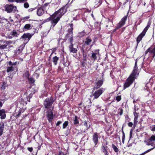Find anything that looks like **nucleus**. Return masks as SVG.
<instances>
[{"instance_id": "nucleus-1", "label": "nucleus", "mask_w": 155, "mask_h": 155, "mask_svg": "<svg viewBox=\"0 0 155 155\" xmlns=\"http://www.w3.org/2000/svg\"><path fill=\"white\" fill-rule=\"evenodd\" d=\"M67 11L65 7L61 8L58 11L55 12L51 17V27L53 28L59 21L61 17Z\"/></svg>"}, {"instance_id": "nucleus-2", "label": "nucleus", "mask_w": 155, "mask_h": 155, "mask_svg": "<svg viewBox=\"0 0 155 155\" xmlns=\"http://www.w3.org/2000/svg\"><path fill=\"white\" fill-rule=\"evenodd\" d=\"M136 76L131 74L130 76L127 79L125 84H124V89L129 87L133 83L134 80L136 79Z\"/></svg>"}, {"instance_id": "nucleus-3", "label": "nucleus", "mask_w": 155, "mask_h": 155, "mask_svg": "<svg viewBox=\"0 0 155 155\" xmlns=\"http://www.w3.org/2000/svg\"><path fill=\"white\" fill-rule=\"evenodd\" d=\"M54 102L53 99L52 98H46L44 101V105L46 108L51 109V108H53V107H51L52 105Z\"/></svg>"}, {"instance_id": "nucleus-4", "label": "nucleus", "mask_w": 155, "mask_h": 155, "mask_svg": "<svg viewBox=\"0 0 155 155\" xmlns=\"http://www.w3.org/2000/svg\"><path fill=\"white\" fill-rule=\"evenodd\" d=\"M5 11L8 13L12 12H15L17 11L16 7L14 6L13 4H7L5 6Z\"/></svg>"}, {"instance_id": "nucleus-5", "label": "nucleus", "mask_w": 155, "mask_h": 155, "mask_svg": "<svg viewBox=\"0 0 155 155\" xmlns=\"http://www.w3.org/2000/svg\"><path fill=\"white\" fill-rule=\"evenodd\" d=\"M104 90L103 88H100L96 91L92 95L94 97L93 99L98 98L102 94Z\"/></svg>"}, {"instance_id": "nucleus-6", "label": "nucleus", "mask_w": 155, "mask_h": 155, "mask_svg": "<svg viewBox=\"0 0 155 155\" xmlns=\"http://www.w3.org/2000/svg\"><path fill=\"white\" fill-rule=\"evenodd\" d=\"M53 108L49 109L47 112L46 117L49 123H51L54 118V116L52 112Z\"/></svg>"}, {"instance_id": "nucleus-7", "label": "nucleus", "mask_w": 155, "mask_h": 155, "mask_svg": "<svg viewBox=\"0 0 155 155\" xmlns=\"http://www.w3.org/2000/svg\"><path fill=\"white\" fill-rule=\"evenodd\" d=\"M99 50H94V52H93L91 57V60L93 61H94L97 58H100V54H99Z\"/></svg>"}, {"instance_id": "nucleus-8", "label": "nucleus", "mask_w": 155, "mask_h": 155, "mask_svg": "<svg viewBox=\"0 0 155 155\" xmlns=\"http://www.w3.org/2000/svg\"><path fill=\"white\" fill-rule=\"evenodd\" d=\"M149 27L148 25L144 29L142 32L138 36L137 39V44L140 42L142 40L143 37L145 35L146 33L148 30Z\"/></svg>"}, {"instance_id": "nucleus-9", "label": "nucleus", "mask_w": 155, "mask_h": 155, "mask_svg": "<svg viewBox=\"0 0 155 155\" xmlns=\"http://www.w3.org/2000/svg\"><path fill=\"white\" fill-rule=\"evenodd\" d=\"M0 44H4L0 46V49L2 50L5 49L8 45H10L12 43L11 41H4L3 40H0Z\"/></svg>"}, {"instance_id": "nucleus-10", "label": "nucleus", "mask_w": 155, "mask_h": 155, "mask_svg": "<svg viewBox=\"0 0 155 155\" xmlns=\"http://www.w3.org/2000/svg\"><path fill=\"white\" fill-rule=\"evenodd\" d=\"M100 137L98 136V134L97 133H95L93 134L92 136V140L96 146L98 143V138H100Z\"/></svg>"}, {"instance_id": "nucleus-11", "label": "nucleus", "mask_w": 155, "mask_h": 155, "mask_svg": "<svg viewBox=\"0 0 155 155\" xmlns=\"http://www.w3.org/2000/svg\"><path fill=\"white\" fill-rule=\"evenodd\" d=\"M127 18V16H125L121 19L120 21L118 23L117 25V28H119L124 25Z\"/></svg>"}, {"instance_id": "nucleus-12", "label": "nucleus", "mask_w": 155, "mask_h": 155, "mask_svg": "<svg viewBox=\"0 0 155 155\" xmlns=\"http://www.w3.org/2000/svg\"><path fill=\"white\" fill-rule=\"evenodd\" d=\"M148 52H149L152 55L153 57L154 58L155 57V45L154 46V48L152 49L150 47L149 48L145 51V54H146Z\"/></svg>"}, {"instance_id": "nucleus-13", "label": "nucleus", "mask_w": 155, "mask_h": 155, "mask_svg": "<svg viewBox=\"0 0 155 155\" xmlns=\"http://www.w3.org/2000/svg\"><path fill=\"white\" fill-rule=\"evenodd\" d=\"M31 35L30 34L26 33L24 34L21 37V38L24 39L25 41H26V43L29 41L31 37Z\"/></svg>"}, {"instance_id": "nucleus-14", "label": "nucleus", "mask_w": 155, "mask_h": 155, "mask_svg": "<svg viewBox=\"0 0 155 155\" xmlns=\"http://www.w3.org/2000/svg\"><path fill=\"white\" fill-rule=\"evenodd\" d=\"M95 8H97L100 6L102 3L101 0H92Z\"/></svg>"}, {"instance_id": "nucleus-15", "label": "nucleus", "mask_w": 155, "mask_h": 155, "mask_svg": "<svg viewBox=\"0 0 155 155\" xmlns=\"http://www.w3.org/2000/svg\"><path fill=\"white\" fill-rule=\"evenodd\" d=\"M134 127L136 126L137 123L138 122V115L136 112H134Z\"/></svg>"}, {"instance_id": "nucleus-16", "label": "nucleus", "mask_w": 155, "mask_h": 155, "mask_svg": "<svg viewBox=\"0 0 155 155\" xmlns=\"http://www.w3.org/2000/svg\"><path fill=\"white\" fill-rule=\"evenodd\" d=\"M131 74L136 76L138 74V73L137 72V61H135V65L134 68V69Z\"/></svg>"}, {"instance_id": "nucleus-17", "label": "nucleus", "mask_w": 155, "mask_h": 155, "mask_svg": "<svg viewBox=\"0 0 155 155\" xmlns=\"http://www.w3.org/2000/svg\"><path fill=\"white\" fill-rule=\"evenodd\" d=\"M18 35V34L15 30H13L9 34L8 37L9 38H12L14 37H17Z\"/></svg>"}, {"instance_id": "nucleus-18", "label": "nucleus", "mask_w": 155, "mask_h": 155, "mask_svg": "<svg viewBox=\"0 0 155 155\" xmlns=\"http://www.w3.org/2000/svg\"><path fill=\"white\" fill-rule=\"evenodd\" d=\"M103 84V81L102 80H99L95 82L94 87L98 89Z\"/></svg>"}, {"instance_id": "nucleus-19", "label": "nucleus", "mask_w": 155, "mask_h": 155, "mask_svg": "<svg viewBox=\"0 0 155 155\" xmlns=\"http://www.w3.org/2000/svg\"><path fill=\"white\" fill-rule=\"evenodd\" d=\"M0 118L2 119H4L5 118L6 114L5 110H0Z\"/></svg>"}, {"instance_id": "nucleus-20", "label": "nucleus", "mask_w": 155, "mask_h": 155, "mask_svg": "<svg viewBox=\"0 0 155 155\" xmlns=\"http://www.w3.org/2000/svg\"><path fill=\"white\" fill-rule=\"evenodd\" d=\"M44 13V10L42 8H40L38 9L37 14L39 16L42 15Z\"/></svg>"}, {"instance_id": "nucleus-21", "label": "nucleus", "mask_w": 155, "mask_h": 155, "mask_svg": "<svg viewBox=\"0 0 155 155\" xmlns=\"http://www.w3.org/2000/svg\"><path fill=\"white\" fill-rule=\"evenodd\" d=\"M69 50L71 52L76 53L77 52V50L73 48V44H71L69 47Z\"/></svg>"}, {"instance_id": "nucleus-22", "label": "nucleus", "mask_w": 155, "mask_h": 155, "mask_svg": "<svg viewBox=\"0 0 155 155\" xmlns=\"http://www.w3.org/2000/svg\"><path fill=\"white\" fill-rule=\"evenodd\" d=\"M73 24H71L70 25L71 28L68 29V33L66 35V37H67L69 35H72V33H73L72 30H73Z\"/></svg>"}, {"instance_id": "nucleus-23", "label": "nucleus", "mask_w": 155, "mask_h": 155, "mask_svg": "<svg viewBox=\"0 0 155 155\" xmlns=\"http://www.w3.org/2000/svg\"><path fill=\"white\" fill-rule=\"evenodd\" d=\"M4 126V124L3 122L0 123V136L3 134V132Z\"/></svg>"}, {"instance_id": "nucleus-24", "label": "nucleus", "mask_w": 155, "mask_h": 155, "mask_svg": "<svg viewBox=\"0 0 155 155\" xmlns=\"http://www.w3.org/2000/svg\"><path fill=\"white\" fill-rule=\"evenodd\" d=\"M59 59V57H58L57 56H55L53 58L52 61L55 65L57 64L58 61Z\"/></svg>"}, {"instance_id": "nucleus-25", "label": "nucleus", "mask_w": 155, "mask_h": 155, "mask_svg": "<svg viewBox=\"0 0 155 155\" xmlns=\"http://www.w3.org/2000/svg\"><path fill=\"white\" fill-rule=\"evenodd\" d=\"M103 147V152L104 153V155H109V153L107 151V147H105L104 146Z\"/></svg>"}, {"instance_id": "nucleus-26", "label": "nucleus", "mask_w": 155, "mask_h": 155, "mask_svg": "<svg viewBox=\"0 0 155 155\" xmlns=\"http://www.w3.org/2000/svg\"><path fill=\"white\" fill-rule=\"evenodd\" d=\"M16 68V67H13L12 66H11L10 67H8L7 68V71L8 72H9L12 71H13V70L15 69V68Z\"/></svg>"}, {"instance_id": "nucleus-27", "label": "nucleus", "mask_w": 155, "mask_h": 155, "mask_svg": "<svg viewBox=\"0 0 155 155\" xmlns=\"http://www.w3.org/2000/svg\"><path fill=\"white\" fill-rule=\"evenodd\" d=\"M92 40L89 38H87L86 39L85 43L87 45H90V43L91 42Z\"/></svg>"}, {"instance_id": "nucleus-28", "label": "nucleus", "mask_w": 155, "mask_h": 155, "mask_svg": "<svg viewBox=\"0 0 155 155\" xmlns=\"http://www.w3.org/2000/svg\"><path fill=\"white\" fill-rule=\"evenodd\" d=\"M32 26L30 24H26L24 26V28L27 30L30 29L31 28Z\"/></svg>"}, {"instance_id": "nucleus-29", "label": "nucleus", "mask_w": 155, "mask_h": 155, "mask_svg": "<svg viewBox=\"0 0 155 155\" xmlns=\"http://www.w3.org/2000/svg\"><path fill=\"white\" fill-rule=\"evenodd\" d=\"M68 121H65L63 124V128H65L68 124Z\"/></svg>"}, {"instance_id": "nucleus-30", "label": "nucleus", "mask_w": 155, "mask_h": 155, "mask_svg": "<svg viewBox=\"0 0 155 155\" xmlns=\"http://www.w3.org/2000/svg\"><path fill=\"white\" fill-rule=\"evenodd\" d=\"M74 124H77L79 123L78 117L77 116H75L74 117Z\"/></svg>"}, {"instance_id": "nucleus-31", "label": "nucleus", "mask_w": 155, "mask_h": 155, "mask_svg": "<svg viewBox=\"0 0 155 155\" xmlns=\"http://www.w3.org/2000/svg\"><path fill=\"white\" fill-rule=\"evenodd\" d=\"M112 147L113 149L115 151V152H117L118 151V148L114 145V144L112 145Z\"/></svg>"}, {"instance_id": "nucleus-32", "label": "nucleus", "mask_w": 155, "mask_h": 155, "mask_svg": "<svg viewBox=\"0 0 155 155\" xmlns=\"http://www.w3.org/2000/svg\"><path fill=\"white\" fill-rule=\"evenodd\" d=\"M70 37L69 38V40L71 42V44H72V43L73 41V37L72 35H68L67 37H66V38H67L68 37Z\"/></svg>"}, {"instance_id": "nucleus-33", "label": "nucleus", "mask_w": 155, "mask_h": 155, "mask_svg": "<svg viewBox=\"0 0 155 155\" xmlns=\"http://www.w3.org/2000/svg\"><path fill=\"white\" fill-rule=\"evenodd\" d=\"M148 140L150 141H155V135H152L149 139Z\"/></svg>"}, {"instance_id": "nucleus-34", "label": "nucleus", "mask_w": 155, "mask_h": 155, "mask_svg": "<svg viewBox=\"0 0 155 155\" xmlns=\"http://www.w3.org/2000/svg\"><path fill=\"white\" fill-rule=\"evenodd\" d=\"M118 114L120 115H121L123 113V110L122 109H119L118 110Z\"/></svg>"}, {"instance_id": "nucleus-35", "label": "nucleus", "mask_w": 155, "mask_h": 155, "mask_svg": "<svg viewBox=\"0 0 155 155\" xmlns=\"http://www.w3.org/2000/svg\"><path fill=\"white\" fill-rule=\"evenodd\" d=\"M29 81L31 83H33L35 82V80L34 79V78H28V79Z\"/></svg>"}, {"instance_id": "nucleus-36", "label": "nucleus", "mask_w": 155, "mask_h": 155, "mask_svg": "<svg viewBox=\"0 0 155 155\" xmlns=\"http://www.w3.org/2000/svg\"><path fill=\"white\" fill-rule=\"evenodd\" d=\"M26 1L27 0H15V2L17 3H23Z\"/></svg>"}, {"instance_id": "nucleus-37", "label": "nucleus", "mask_w": 155, "mask_h": 155, "mask_svg": "<svg viewBox=\"0 0 155 155\" xmlns=\"http://www.w3.org/2000/svg\"><path fill=\"white\" fill-rule=\"evenodd\" d=\"M24 6L25 8H28L29 7V5L28 2H25L24 4Z\"/></svg>"}, {"instance_id": "nucleus-38", "label": "nucleus", "mask_w": 155, "mask_h": 155, "mask_svg": "<svg viewBox=\"0 0 155 155\" xmlns=\"http://www.w3.org/2000/svg\"><path fill=\"white\" fill-rule=\"evenodd\" d=\"M121 99V96L120 95L116 97V100L118 101H120Z\"/></svg>"}, {"instance_id": "nucleus-39", "label": "nucleus", "mask_w": 155, "mask_h": 155, "mask_svg": "<svg viewBox=\"0 0 155 155\" xmlns=\"http://www.w3.org/2000/svg\"><path fill=\"white\" fill-rule=\"evenodd\" d=\"M150 140H148V139L147 140L145 141V142L146 143L147 145H150L151 144V143H150Z\"/></svg>"}, {"instance_id": "nucleus-40", "label": "nucleus", "mask_w": 155, "mask_h": 155, "mask_svg": "<svg viewBox=\"0 0 155 155\" xmlns=\"http://www.w3.org/2000/svg\"><path fill=\"white\" fill-rule=\"evenodd\" d=\"M151 130L152 131H155V125L153 126H152V127H150Z\"/></svg>"}, {"instance_id": "nucleus-41", "label": "nucleus", "mask_w": 155, "mask_h": 155, "mask_svg": "<svg viewBox=\"0 0 155 155\" xmlns=\"http://www.w3.org/2000/svg\"><path fill=\"white\" fill-rule=\"evenodd\" d=\"M6 84H5V83H3V85H2L1 88L2 89L4 90L5 88Z\"/></svg>"}, {"instance_id": "nucleus-42", "label": "nucleus", "mask_w": 155, "mask_h": 155, "mask_svg": "<svg viewBox=\"0 0 155 155\" xmlns=\"http://www.w3.org/2000/svg\"><path fill=\"white\" fill-rule=\"evenodd\" d=\"M80 34L81 35H80V36H83L85 34V33L84 31H83V32H81L80 33Z\"/></svg>"}, {"instance_id": "nucleus-43", "label": "nucleus", "mask_w": 155, "mask_h": 155, "mask_svg": "<svg viewBox=\"0 0 155 155\" xmlns=\"http://www.w3.org/2000/svg\"><path fill=\"white\" fill-rule=\"evenodd\" d=\"M133 124L131 122H130L128 124V125L129 127H131L132 126Z\"/></svg>"}, {"instance_id": "nucleus-44", "label": "nucleus", "mask_w": 155, "mask_h": 155, "mask_svg": "<svg viewBox=\"0 0 155 155\" xmlns=\"http://www.w3.org/2000/svg\"><path fill=\"white\" fill-rule=\"evenodd\" d=\"M45 22H48L49 21H51V17H49V18H48L45 19Z\"/></svg>"}, {"instance_id": "nucleus-45", "label": "nucleus", "mask_w": 155, "mask_h": 155, "mask_svg": "<svg viewBox=\"0 0 155 155\" xmlns=\"http://www.w3.org/2000/svg\"><path fill=\"white\" fill-rule=\"evenodd\" d=\"M62 122L61 121H58L57 123L56 124V126H59L60 124H61Z\"/></svg>"}, {"instance_id": "nucleus-46", "label": "nucleus", "mask_w": 155, "mask_h": 155, "mask_svg": "<svg viewBox=\"0 0 155 155\" xmlns=\"http://www.w3.org/2000/svg\"><path fill=\"white\" fill-rule=\"evenodd\" d=\"M21 111H18V113L17 115H16V117L17 118L18 117H19L20 116V115L21 114Z\"/></svg>"}, {"instance_id": "nucleus-47", "label": "nucleus", "mask_w": 155, "mask_h": 155, "mask_svg": "<svg viewBox=\"0 0 155 155\" xmlns=\"http://www.w3.org/2000/svg\"><path fill=\"white\" fill-rule=\"evenodd\" d=\"M21 101L22 102L24 103H23V104H27L26 102V101H24V100L23 99L21 98Z\"/></svg>"}, {"instance_id": "nucleus-48", "label": "nucleus", "mask_w": 155, "mask_h": 155, "mask_svg": "<svg viewBox=\"0 0 155 155\" xmlns=\"http://www.w3.org/2000/svg\"><path fill=\"white\" fill-rule=\"evenodd\" d=\"M122 132H123V136H122V139L125 140V134L123 131Z\"/></svg>"}, {"instance_id": "nucleus-49", "label": "nucleus", "mask_w": 155, "mask_h": 155, "mask_svg": "<svg viewBox=\"0 0 155 155\" xmlns=\"http://www.w3.org/2000/svg\"><path fill=\"white\" fill-rule=\"evenodd\" d=\"M25 76H26V77L27 78H29V73L28 72H26V75H25Z\"/></svg>"}, {"instance_id": "nucleus-50", "label": "nucleus", "mask_w": 155, "mask_h": 155, "mask_svg": "<svg viewBox=\"0 0 155 155\" xmlns=\"http://www.w3.org/2000/svg\"><path fill=\"white\" fill-rule=\"evenodd\" d=\"M34 9H35L34 8H31L28 9V11L30 12H31L33 11Z\"/></svg>"}, {"instance_id": "nucleus-51", "label": "nucleus", "mask_w": 155, "mask_h": 155, "mask_svg": "<svg viewBox=\"0 0 155 155\" xmlns=\"http://www.w3.org/2000/svg\"><path fill=\"white\" fill-rule=\"evenodd\" d=\"M28 150L30 152H31L33 150V148L32 147L28 148Z\"/></svg>"}, {"instance_id": "nucleus-52", "label": "nucleus", "mask_w": 155, "mask_h": 155, "mask_svg": "<svg viewBox=\"0 0 155 155\" xmlns=\"http://www.w3.org/2000/svg\"><path fill=\"white\" fill-rule=\"evenodd\" d=\"M132 132H133V129H131L130 130V137H131V136H132Z\"/></svg>"}, {"instance_id": "nucleus-53", "label": "nucleus", "mask_w": 155, "mask_h": 155, "mask_svg": "<svg viewBox=\"0 0 155 155\" xmlns=\"http://www.w3.org/2000/svg\"><path fill=\"white\" fill-rule=\"evenodd\" d=\"M8 64L9 65H11V66H13V63H12L11 61H10L9 62Z\"/></svg>"}, {"instance_id": "nucleus-54", "label": "nucleus", "mask_w": 155, "mask_h": 155, "mask_svg": "<svg viewBox=\"0 0 155 155\" xmlns=\"http://www.w3.org/2000/svg\"><path fill=\"white\" fill-rule=\"evenodd\" d=\"M17 62H15L14 63H13V66L16 65L17 64Z\"/></svg>"}, {"instance_id": "nucleus-55", "label": "nucleus", "mask_w": 155, "mask_h": 155, "mask_svg": "<svg viewBox=\"0 0 155 155\" xmlns=\"http://www.w3.org/2000/svg\"><path fill=\"white\" fill-rule=\"evenodd\" d=\"M84 125L86 126L87 127H87V122L85 121L84 124Z\"/></svg>"}, {"instance_id": "nucleus-56", "label": "nucleus", "mask_w": 155, "mask_h": 155, "mask_svg": "<svg viewBox=\"0 0 155 155\" xmlns=\"http://www.w3.org/2000/svg\"><path fill=\"white\" fill-rule=\"evenodd\" d=\"M8 1L11 2H15V0H8Z\"/></svg>"}, {"instance_id": "nucleus-57", "label": "nucleus", "mask_w": 155, "mask_h": 155, "mask_svg": "<svg viewBox=\"0 0 155 155\" xmlns=\"http://www.w3.org/2000/svg\"><path fill=\"white\" fill-rule=\"evenodd\" d=\"M29 18V17H28V16L26 17H25V19H28Z\"/></svg>"}, {"instance_id": "nucleus-58", "label": "nucleus", "mask_w": 155, "mask_h": 155, "mask_svg": "<svg viewBox=\"0 0 155 155\" xmlns=\"http://www.w3.org/2000/svg\"><path fill=\"white\" fill-rule=\"evenodd\" d=\"M118 29V28H117V26L116 28L113 31L114 32V31H115Z\"/></svg>"}, {"instance_id": "nucleus-59", "label": "nucleus", "mask_w": 155, "mask_h": 155, "mask_svg": "<svg viewBox=\"0 0 155 155\" xmlns=\"http://www.w3.org/2000/svg\"><path fill=\"white\" fill-rule=\"evenodd\" d=\"M2 102H1L0 101V106L1 107L2 106Z\"/></svg>"}, {"instance_id": "nucleus-60", "label": "nucleus", "mask_w": 155, "mask_h": 155, "mask_svg": "<svg viewBox=\"0 0 155 155\" xmlns=\"http://www.w3.org/2000/svg\"><path fill=\"white\" fill-rule=\"evenodd\" d=\"M124 139H122V143H124Z\"/></svg>"}, {"instance_id": "nucleus-61", "label": "nucleus", "mask_w": 155, "mask_h": 155, "mask_svg": "<svg viewBox=\"0 0 155 155\" xmlns=\"http://www.w3.org/2000/svg\"><path fill=\"white\" fill-rule=\"evenodd\" d=\"M55 49H54L53 50V51H52V53L51 54H51H53V52H54V51H55Z\"/></svg>"}, {"instance_id": "nucleus-62", "label": "nucleus", "mask_w": 155, "mask_h": 155, "mask_svg": "<svg viewBox=\"0 0 155 155\" xmlns=\"http://www.w3.org/2000/svg\"><path fill=\"white\" fill-rule=\"evenodd\" d=\"M10 20L12 22L13 21V20H12V19H10Z\"/></svg>"}, {"instance_id": "nucleus-63", "label": "nucleus", "mask_w": 155, "mask_h": 155, "mask_svg": "<svg viewBox=\"0 0 155 155\" xmlns=\"http://www.w3.org/2000/svg\"><path fill=\"white\" fill-rule=\"evenodd\" d=\"M61 153L60 152L59 153V154L58 155H61Z\"/></svg>"}, {"instance_id": "nucleus-64", "label": "nucleus", "mask_w": 155, "mask_h": 155, "mask_svg": "<svg viewBox=\"0 0 155 155\" xmlns=\"http://www.w3.org/2000/svg\"><path fill=\"white\" fill-rule=\"evenodd\" d=\"M108 27V25H107L106 26V27L107 28Z\"/></svg>"}]
</instances>
